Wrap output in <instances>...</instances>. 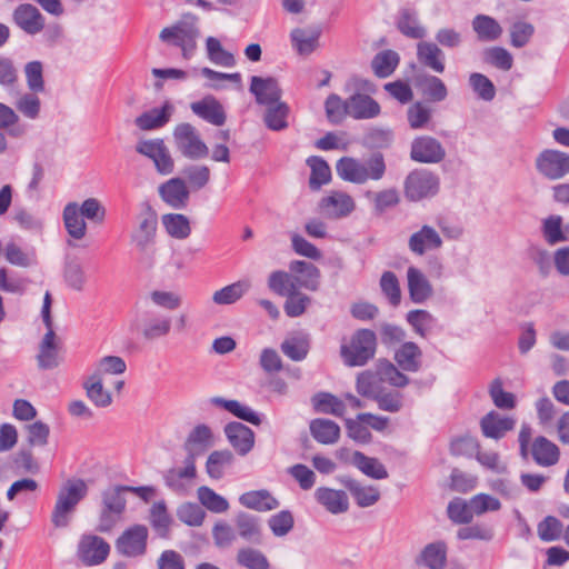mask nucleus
Segmentation results:
<instances>
[{"mask_svg":"<svg viewBox=\"0 0 569 569\" xmlns=\"http://www.w3.org/2000/svg\"><path fill=\"white\" fill-rule=\"evenodd\" d=\"M107 209L97 198H88L81 204L68 202L62 211V220L68 234L74 240H81L87 234V222L102 224Z\"/></svg>","mask_w":569,"mask_h":569,"instance_id":"f257e3e1","label":"nucleus"},{"mask_svg":"<svg viewBox=\"0 0 569 569\" xmlns=\"http://www.w3.org/2000/svg\"><path fill=\"white\" fill-rule=\"evenodd\" d=\"M88 486L82 479H71L59 490L51 520L57 528H66L77 505L87 496Z\"/></svg>","mask_w":569,"mask_h":569,"instance_id":"f03ea898","label":"nucleus"},{"mask_svg":"<svg viewBox=\"0 0 569 569\" xmlns=\"http://www.w3.org/2000/svg\"><path fill=\"white\" fill-rule=\"evenodd\" d=\"M377 337L370 329H359L340 346V357L348 367H362L376 355Z\"/></svg>","mask_w":569,"mask_h":569,"instance_id":"7ed1b4c3","label":"nucleus"},{"mask_svg":"<svg viewBox=\"0 0 569 569\" xmlns=\"http://www.w3.org/2000/svg\"><path fill=\"white\" fill-rule=\"evenodd\" d=\"M127 508V499L121 485L108 487L101 492L98 530L110 532L122 522Z\"/></svg>","mask_w":569,"mask_h":569,"instance_id":"20e7f679","label":"nucleus"},{"mask_svg":"<svg viewBox=\"0 0 569 569\" xmlns=\"http://www.w3.org/2000/svg\"><path fill=\"white\" fill-rule=\"evenodd\" d=\"M200 31L194 21H178L160 31L159 39L168 47L180 49L183 59H191L198 48Z\"/></svg>","mask_w":569,"mask_h":569,"instance_id":"39448f33","label":"nucleus"},{"mask_svg":"<svg viewBox=\"0 0 569 569\" xmlns=\"http://www.w3.org/2000/svg\"><path fill=\"white\" fill-rule=\"evenodd\" d=\"M177 150L187 159L199 160L208 157L209 148L192 124L183 122L173 130Z\"/></svg>","mask_w":569,"mask_h":569,"instance_id":"423d86ee","label":"nucleus"},{"mask_svg":"<svg viewBox=\"0 0 569 569\" xmlns=\"http://www.w3.org/2000/svg\"><path fill=\"white\" fill-rule=\"evenodd\" d=\"M536 170L548 180H559L569 174V153L545 149L536 158Z\"/></svg>","mask_w":569,"mask_h":569,"instance_id":"0eeeda50","label":"nucleus"},{"mask_svg":"<svg viewBox=\"0 0 569 569\" xmlns=\"http://www.w3.org/2000/svg\"><path fill=\"white\" fill-rule=\"evenodd\" d=\"M439 191V178L428 170H416L405 181V194L410 201L433 197Z\"/></svg>","mask_w":569,"mask_h":569,"instance_id":"6e6552de","label":"nucleus"},{"mask_svg":"<svg viewBox=\"0 0 569 569\" xmlns=\"http://www.w3.org/2000/svg\"><path fill=\"white\" fill-rule=\"evenodd\" d=\"M157 227L156 211L150 206H146L137 216V227L131 232V242L140 252L147 251L154 243Z\"/></svg>","mask_w":569,"mask_h":569,"instance_id":"1a4fd4ad","label":"nucleus"},{"mask_svg":"<svg viewBox=\"0 0 569 569\" xmlns=\"http://www.w3.org/2000/svg\"><path fill=\"white\" fill-rule=\"evenodd\" d=\"M136 151L151 159L160 174L173 172L174 161L162 139L141 140L137 143Z\"/></svg>","mask_w":569,"mask_h":569,"instance_id":"9d476101","label":"nucleus"},{"mask_svg":"<svg viewBox=\"0 0 569 569\" xmlns=\"http://www.w3.org/2000/svg\"><path fill=\"white\" fill-rule=\"evenodd\" d=\"M443 247L440 232L430 224H422L408 239V248L415 254L422 257L428 252L439 251Z\"/></svg>","mask_w":569,"mask_h":569,"instance_id":"9b49d317","label":"nucleus"},{"mask_svg":"<svg viewBox=\"0 0 569 569\" xmlns=\"http://www.w3.org/2000/svg\"><path fill=\"white\" fill-rule=\"evenodd\" d=\"M410 157L419 163H439L446 157L441 142L430 136H421L411 142Z\"/></svg>","mask_w":569,"mask_h":569,"instance_id":"f8f14e48","label":"nucleus"},{"mask_svg":"<svg viewBox=\"0 0 569 569\" xmlns=\"http://www.w3.org/2000/svg\"><path fill=\"white\" fill-rule=\"evenodd\" d=\"M110 552V546L99 536H82L77 556L86 566H97L103 562Z\"/></svg>","mask_w":569,"mask_h":569,"instance_id":"ddd939ff","label":"nucleus"},{"mask_svg":"<svg viewBox=\"0 0 569 569\" xmlns=\"http://www.w3.org/2000/svg\"><path fill=\"white\" fill-rule=\"evenodd\" d=\"M13 23L30 36L40 33L46 26V19L40 10L31 3H21L12 12Z\"/></svg>","mask_w":569,"mask_h":569,"instance_id":"4468645a","label":"nucleus"},{"mask_svg":"<svg viewBox=\"0 0 569 569\" xmlns=\"http://www.w3.org/2000/svg\"><path fill=\"white\" fill-rule=\"evenodd\" d=\"M138 327L146 340H156L169 335L171 318L152 310H147L138 320Z\"/></svg>","mask_w":569,"mask_h":569,"instance_id":"2eb2a0df","label":"nucleus"},{"mask_svg":"<svg viewBox=\"0 0 569 569\" xmlns=\"http://www.w3.org/2000/svg\"><path fill=\"white\" fill-rule=\"evenodd\" d=\"M319 208L327 217L341 219L353 212L356 202L351 196L343 191H331L320 200Z\"/></svg>","mask_w":569,"mask_h":569,"instance_id":"dca6fc26","label":"nucleus"},{"mask_svg":"<svg viewBox=\"0 0 569 569\" xmlns=\"http://www.w3.org/2000/svg\"><path fill=\"white\" fill-rule=\"evenodd\" d=\"M158 192L162 201L176 210L183 209L188 204L190 192L181 178H171L161 183Z\"/></svg>","mask_w":569,"mask_h":569,"instance_id":"f3484780","label":"nucleus"},{"mask_svg":"<svg viewBox=\"0 0 569 569\" xmlns=\"http://www.w3.org/2000/svg\"><path fill=\"white\" fill-rule=\"evenodd\" d=\"M250 92L254 96L257 103L270 106L281 99L282 90L277 79L272 77H251Z\"/></svg>","mask_w":569,"mask_h":569,"instance_id":"a211bd4d","label":"nucleus"},{"mask_svg":"<svg viewBox=\"0 0 569 569\" xmlns=\"http://www.w3.org/2000/svg\"><path fill=\"white\" fill-rule=\"evenodd\" d=\"M224 435L231 447L240 456L248 455L254 446V432L241 422L227 423Z\"/></svg>","mask_w":569,"mask_h":569,"instance_id":"6ab92c4d","label":"nucleus"},{"mask_svg":"<svg viewBox=\"0 0 569 569\" xmlns=\"http://www.w3.org/2000/svg\"><path fill=\"white\" fill-rule=\"evenodd\" d=\"M190 109L196 116L217 127L223 126L227 120L223 106L213 96L192 102Z\"/></svg>","mask_w":569,"mask_h":569,"instance_id":"aec40b11","label":"nucleus"},{"mask_svg":"<svg viewBox=\"0 0 569 569\" xmlns=\"http://www.w3.org/2000/svg\"><path fill=\"white\" fill-rule=\"evenodd\" d=\"M315 499L332 515L345 513L349 509V498L343 490L319 487L315 491Z\"/></svg>","mask_w":569,"mask_h":569,"instance_id":"412c9836","label":"nucleus"},{"mask_svg":"<svg viewBox=\"0 0 569 569\" xmlns=\"http://www.w3.org/2000/svg\"><path fill=\"white\" fill-rule=\"evenodd\" d=\"M348 116L353 119H372L380 114L379 103L368 94L356 92L347 99Z\"/></svg>","mask_w":569,"mask_h":569,"instance_id":"4be33fe9","label":"nucleus"},{"mask_svg":"<svg viewBox=\"0 0 569 569\" xmlns=\"http://www.w3.org/2000/svg\"><path fill=\"white\" fill-rule=\"evenodd\" d=\"M197 476L193 456L184 460L183 468H171L163 475L166 486L177 493H183L187 490L184 480H192Z\"/></svg>","mask_w":569,"mask_h":569,"instance_id":"5701e85b","label":"nucleus"},{"mask_svg":"<svg viewBox=\"0 0 569 569\" xmlns=\"http://www.w3.org/2000/svg\"><path fill=\"white\" fill-rule=\"evenodd\" d=\"M515 426L516 420L513 418L501 416L496 411H490L480 421L483 436L496 440L503 438Z\"/></svg>","mask_w":569,"mask_h":569,"instance_id":"b1692460","label":"nucleus"},{"mask_svg":"<svg viewBox=\"0 0 569 569\" xmlns=\"http://www.w3.org/2000/svg\"><path fill=\"white\" fill-rule=\"evenodd\" d=\"M408 290L412 302L423 303L432 296V286L425 273L416 268L409 267L407 270Z\"/></svg>","mask_w":569,"mask_h":569,"instance_id":"393cba45","label":"nucleus"},{"mask_svg":"<svg viewBox=\"0 0 569 569\" xmlns=\"http://www.w3.org/2000/svg\"><path fill=\"white\" fill-rule=\"evenodd\" d=\"M417 59L421 66L437 73L445 71L446 56L438 44L431 41H420L417 44Z\"/></svg>","mask_w":569,"mask_h":569,"instance_id":"a878e982","label":"nucleus"},{"mask_svg":"<svg viewBox=\"0 0 569 569\" xmlns=\"http://www.w3.org/2000/svg\"><path fill=\"white\" fill-rule=\"evenodd\" d=\"M535 462L541 467H551L559 461L560 451L556 443L546 437H537L530 448Z\"/></svg>","mask_w":569,"mask_h":569,"instance_id":"bb28decb","label":"nucleus"},{"mask_svg":"<svg viewBox=\"0 0 569 569\" xmlns=\"http://www.w3.org/2000/svg\"><path fill=\"white\" fill-rule=\"evenodd\" d=\"M37 360L39 368L43 370L53 369L59 366L61 358L59 356V346L56 341L53 329L48 330L43 336L39 346Z\"/></svg>","mask_w":569,"mask_h":569,"instance_id":"cd10ccee","label":"nucleus"},{"mask_svg":"<svg viewBox=\"0 0 569 569\" xmlns=\"http://www.w3.org/2000/svg\"><path fill=\"white\" fill-rule=\"evenodd\" d=\"M239 502L246 508L257 511H270L279 507V501L268 490H251L239 497Z\"/></svg>","mask_w":569,"mask_h":569,"instance_id":"c85d7f7f","label":"nucleus"},{"mask_svg":"<svg viewBox=\"0 0 569 569\" xmlns=\"http://www.w3.org/2000/svg\"><path fill=\"white\" fill-rule=\"evenodd\" d=\"M211 403L223 408L237 418L244 420L251 425L259 426L262 422L261 415L256 412L251 407L239 402L238 400H227L221 397H213Z\"/></svg>","mask_w":569,"mask_h":569,"instance_id":"c756f323","label":"nucleus"},{"mask_svg":"<svg viewBox=\"0 0 569 569\" xmlns=\"http://www.w3.org/2000/svg\"><path fill=\"white\" fill-rule=\"evenodd\" d=\"M341 483L350 491L359 507H370L375 505L380 498V491L372 486H362L359 481L352 478L341 479Z\"/></svg>","mask_w":569,"mask_h":569,"instance_id":"7c9ffc66","label":"nucleus"},{"mask_svg":"<svg viewBox=\"0 0 569 569\" xmlns=\"http://www.w3.org/2000/svg\"><path fill=\"white\" fill-rule=\"evenodd\" d=\"M291 272L299 273L298 286L310 291L318 290L320 286V270L311 262L295 260L289 264Z\"/></svg>","mask_w":569,"mask_h":569,"instance_id":"2f4dec72","label":"nucleus"},{"mask_svg":"<svg viewBox=\"0 0 569 569\" xmlns=\"http://www.w3.org/2000/svg\"><path fill=\"white\" fill-rule=\"evenodd\" d=\"M422 351L416 342L408 341L395 353L397 365L405 371L417 372L421 367Z\"/></svg>","mask_w":569,"mask_h":569,"instance_id":"473e14b6","label":"nucleus"},{"mask_svg":"<svg viewBox=\"0 0 569 569\" xmlns=\"http://www.w3.org/2000/svg\"><path fill=\"white\" fill-rule=\"evenodd\" d=\"M310 433L319 443L333 445L340 438V427L332 420L318 418L310 422Z\"/></svg>","mask_w":569,"mask_h":569,"instance_id":"72a5a7b5","label":"nucleus"},{"mask_svg":"<svg viewBox=\"0 0 569 569\" xmlns=\"http://www.w3.org/2000/svg\"><path fill=\"white\" fill-rule=\"evenodd\" d=\"M397 28L403 36L411 39H423L427 36L425 27L419 23L417 11L409 8L399 11Z\"/></svg>","mask_w":569,"mask_h":569,"instance_id":"f704fd0d","label":"nucleus"},{"mask_svg":"<svg viewBox=\"0 0 569 569\" xmlns=\"http://www.w3.org/2000/svg\"><path fill=\"white\" fill-rule=\"evenodd\" d=\"M406 320L412 330L421 338H426L432 333L438 325L437 318L425 309L410 310L406 315Z\"/></svg>","mask_w":569,"mask_h":569,"instance_id":"c9c22d12","label":"nucleus"},{"mask_svg":"<svg viewBox=\"0 0 569 569\" xmlns=\"http://www.w3.org/2000/svg\"><path fill=\"white\" fill-rule=\"evenodd\" d=\"M172 106L166 102L162 108H153L143 112L136 119V124L141 130H153L163 127L170 119Z\"/></svg>","mask_w":569,"mask_h":569,"instance_id":"e433bc0d","label":"nucleus"},{"mask_svg":"<svg viewBox=\"0 0 569 569\" xmlns=\"http://www.w3.org/2000/svg\"><path fill=\"white\" fill-rule=\"evenodd\" d=\"M234 456L228 450L212 451L206 462L207 473L211 479L219 480L224 477L226 470L233 465Z\"/></svg>","mask_w":569,"mask_h":569,"instance_id":"4c0bfd02","label":"nucleus"},{"mask_svg":"<svg viewBox=\"0 0 569 569\" xmlns=\"http://www.w3.org/2000/svg\"><path fill=\"white\" fill-rule=\"evenodd\" d=\"M472 29L480 41H496L502 34L499 22L487 14H477L472 19Z\"/></svg>","mask_w":569,"mask_h":569,"instance_id":"58836bf2","label":"nucleus"},{"mask_svg":"<svg viewBox=\"0 0 569 569\" xmlns=\"http://www.w3.org/2000/svg\"><path fill=\"white\" fill-rule=\"evenodd\" d=\"M336 170L338 176L345 181L358 184H362L366 182L363 162L355 158H341L337 162Z\"/></svg>","mask_w":569,"mask_h":569,"instance_id":"ea45409f","label":"nucleus"},{"mask_svg":"<svg viewBox=\"0 0 569 569\" xmlns=\"http://www.w3.org/2000/svg\"><path fill=\"white\" fill-rule=\"evenodd\" d=\"M317 412L342 417L346 412L345 402L330 392H318L311 399Z\"/></svg>","mask_w":569,"mask_h":569,"instance_id":"a19ab883","label":"nucleus"},{"mask_svg":"<svg viewBox=\"0 0 569 569\" xmlns=\"http://www.w3.org/2000/svg\"><path fill=\"white\" fill-rule=\"evenodd\" d=\"M307 164L311 170L309 187L311 190H319L323 184L331 180V170L327 161L318 156H311L307 159Z\"/></svg>","mask_w":569,"mask_h":569,"instance_id":"79ce46f5","label":"nucleus"},{"mask_svg":"<svg viewBox=\"0 0 569 569\" xmlns=\"http://www.w3.org/2000/svg\"><path fill=\"white\" fill-rule=\"evenodd\" d=\"M351 461L362 473L370 478L378 480L388 478L386 467L377 458L368 457L360 451H355Z\"/></svg>","mask_w":569,"mask_h":569,"instance_id":"37998d69","label":"nucleus"},{"mask_svg":"<svg viewBox=\"0 0 569 569\" xmlns=\"http://www.w3.org/2000/svg\"><path fill=\"white\" fill-rule=\"evenodd\" d=\"M381 382L378 369L376 371L365 370L357 376L356 390L360 396L375 400L382 390Z\"/></svg>","mask_w":569,"mask_h":569,"instance_id":"c03bdc74","label":"nucleus"},{"mask_svg":"<svg viewBox=\"0 0 569 569\" xmlns=\"http://www.w3.org/2000/svg\"><path fill=\"white\" fill-rule=\"evenodd\" d=\"M161 220L166 231L172 238L182 240L191 233L190 221L184 214L167 213Z\"/></svg>","mask_w":569,"mask_h":569,"instance_id":"a18cd8bd","label":"nucleus"},{"mask_svg":"<svg viewBox=\"0 0 569 569\" xmlns=\"http://www.w3.org/2000/svg\"><path fill=\"white\" fill-rule=\"evenodd\" d=\"M418 86L420 87L423 96H426L430 101L440 102L448 96L445 82L436 76H421L418 80Z\"/></svg>","mask_w":569,"mask_h":569,"instance_id":"49530a36","label":"nucleus"},{"mask_svg":"<svg viewBox=\"0 0 569 569\" xmlns=\"http://www.w3.org/2000/svg\"><path fill=\"white\" fill-rule=\"evenodd\" d=\"M399 61L400 57L396 51L383 50L373 57L371 68L377 77L387 78L396 70Z\"/></svg>","mask_w":569,"mask_h":569,"instance_id":"de8ad7c7","label":"nucleus"},{"mask_svg":"<svg viewBox=\"0 0 569 569\" xmlns=\"http://www.w3.org/2000/svg\"><path fill=\"white\" fill-rule=\"evenodd\" d=\"M284 356L293 361H302L308 356L310 341L307 336H295L284 339L280 346Z\"/></svg>","mask_w":569,"mask_h":569,"instance_id":"09e8293b","label":"nucleus"},{"mask_svg":"<svg viewBox=\"0 0 569 569\" xmlns=\"http://www.w3.org/2000/svg\"><path fill=\"white\" fill-rule=\"evenodd\" d=\"M268 287L274 293L286 297L287 295L299 289L298 278L286 271H273L268 278Z\"/></svg>","mask_w":569,"mask_h":569,"instance_id":"8fccbe9b","label":"nucleus"},{"mask_svg":"<svg viewBox=\"0 0 569 569\" xmlns=\"http://www.w3.org/2000/svg\"><path fill=\"white\" fill-rule=\"evenodd\" d=\"M88 398L100 408H106L111 405V393L103 388L102 379L98 375H91L83 385Z\"/></svg>","mask_w":569,"mask_h":569,"instance_id":"3c124183","label":"nucleus"},{"mask_svg":"<svg viewBox=\"0 0 569 569\" xmlns=\"http://www.w3.org/2000/svg\"><path fill=\"white\" fill-rule=\"evenodd\" d=\"M197 496L200 501V506L211 512L222 513L229 509L228 500L207 486L199 487Z\"/></svg>","mask_w":569,"mask_h":569,"instance_id":"603ef678","label":"nucleus"},{"mask_svg":"<svg viewBox=\"0 0 569 569\" xmlns=\"http://www.w3.org/2000/svg\"><path fill=\"white\" fill-rule=\"evenodd\" d=\"M250 289L248 280H240L213 293L212 300L217 305H231L238 301Z\"/></svg>","mask_w":569,"mask_h":569,"instance_id":"864d4df0","label":"nucleus"},{"mask_svg":"<svg viewBox=\"0 0 569 569\" xmlns=\"http://www.w3.org/2000/svg\"><path fill=\"white\" fill-rule=\"evenodd\" d=\"M288 114L289 107L286 102L270 104L264 113V123L270 130L281 131L288 127Z\"/></svg>","mask_w":569,"mask_h":569,"instance_id":"5fc2aeb1","label":"nucleus"},{"mask_svg":"<svg viewBox=\"0 0 569 569\" xmlns=\"http://www.w3.org/2000/svg\"><path fill=\"white\" fill-rule=\"evenodd\" d=\"M293 48L299 54L308 56L318 47L319 33L308 32L303 29H293L290 33Z\"/></svg>","mask_w":569,"mask_h":569,"instance_id":"6e6d98bb","label":"nucleus"},{"mask_svg":"<svg viewBox=\"0 0 569 569\" xmlns=\"http://www.w3.org/2000/svg\"><path fill=\"white\" fill-rule=\"evenodd\" d=\"M148 536H119L117 550L127 557H138L146 552Z\"/></svg>","mask_w":569,"mask_h":569,"instance_id":"4d7b16f0","label":"nucleus"},{"mask_svg":"<svg viewBox=\"0 0 569 569\" xmlns=\"http://www.w3.org/2000/svg\"><path fill=\"white\" fill-rule=\"evenodd\" d=\"M206 49L208 59L214 64L228 68L234 66L236 60L233 54L224 50L217 38L208 37L206 40Z\"/></svg>","mask_w":569,"mask_h":569,"instance_id":"13d9d810","label":"nucleus"},{"mask_svg":"<svg viewBox=\"0 0 569 569\" xmlns=\"http://www.w3.org/2000/svg\"><path fill=\"white\" fill-rule=\"evenodd\" d=\"M237 562L248 569L270 568L267 557L260 550L253 548H241L237 553Z\"/></svg>","mask_w":569,"mask_h":569,"instance_id":"bf43d9fd","label":"nucleus"},{"mask_svg":"<svg viewBox=\"0 0 569 569\" xmlns=\"http://www.w3.org/2000/svg\"><path fill=\"white\" fill-rule=\"evenodd\" d=\"M377 369L382 382H388L397 388H403L409 383V378L388 360H380Z\"/></svg>","mask_w":569,"mask_h":569,"instance_id":"052dcab7","label":"nucleus"},{"mask_svg":"<svg viewBox=\"0 0 569 569\" xmlns=\"http://www.w3.org/2000/svg\"><path fill=\"white\" fill-rule=\"evenodd\" d=\"M177 517L181 522L190 527H198L202 525L206 518V511L198 503L184 502L178 507Z\"/></svg>","mask_w":569,"mask_h":569,"instance_id":"680f3d73","label":"nucleus"},{"mask_svg":"<svg viewBox=\"0 0 569 569\" xmlns=\"http://www.w3.org/2000/svg\"><path fill=\"white\" fill-rule=\"evenodd\" d=\"M509 32L510 44L515 48H523L530 42L535 33V27L525 20H517L511 24Z\"/></svg>","mask_w":569,"mask_h":569,"instance_id":"e2e57ef3","label":"nucleus"},{"mask_svg":"<svg viewBox=\"0 0 569 569\" xmlns=\"http://www.w3.org/2000/svg\"><path fill=\"white\" fill-rule=\"evenodd\" d=\"M26 82L30 91L34 93L44 91L43 64L39 60H33L24 66Z\"/></svg>","mask_w":569,"mask_h":569,"instance_id":"0e129e2a","label":"nucleus"},{"mask_svg":"<svg viewBox=\"0 0 569 569\" xmlns=\"http://www.w3.org/2000/svg\"><path fill=\"white\" fill-rule=\"evenodd\" d=\"M425 565L430 569H443L446 565V546L443 542H433L425 547L421 552Z\"/></svg>","mask_w":569,"mask_h":569,"instance_id":"69168bd1","label":"nucleus"},{"mask_svg":"<svg viewBox=\"0 0 569 569\" xmlns=\"http://www.w3.org/2000/svg\"><path fill=\"white\" fill-rule=\"evenodd\" d=\"M542 233L546 241L553 246L567 241V236L562 231V218L560 216H549L542 222Z\"/></svg>","mask_w":569,"mask_h":569,"instance_id":"338daca9","label":"nucleus"},{"mask_svg":"<svg viewBox=\"0 0 569 569\" xmlns=\"http://www.w3.org/2000/svg\"><path fill=\"white\" fill-rule=\"evenodd\" d=\"M16 108L26 118L34 120L40 116L41 100L32 91L24 92L16 101Z\"/></svg>","mask_w":569,"mask_h":569,"instance_id":"774afa93","label":"nucleus"}]
</instances>
